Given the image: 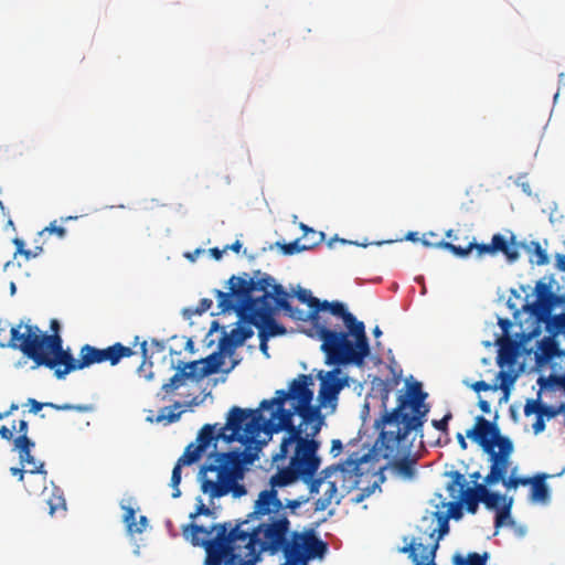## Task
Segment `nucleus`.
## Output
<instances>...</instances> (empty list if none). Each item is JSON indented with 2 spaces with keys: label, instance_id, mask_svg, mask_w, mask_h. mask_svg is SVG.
I'll return each instance as SVG.
<instances>
[{
  "label": "nucleus",
  "instance_id": "1",
  "mask_svg": "<svg viewBox=\"0 0 565 565\" xmlns=\"http://www.w3.org/2000/svg\"><path fill=\"white\" fill-rule=\"evenodd\" d=\"M269 292L276 308L281 309L287 317L296 321H310L312 328L308 334L321 340V350L328 363L356 366L364 364L370 355L365 326L342 302L320 301L310 290L299 287L296 297L309 307L310 310L306 312L290 305V295L280 284L273 280Z\"/></svg>",
  "mask_w": 565,
  "mask_h": 565
},
{
  "label": "nucleus",
  "instance_id": "2",
  "mask_svg": "<svg viewBox=\"0 0 565 565\" xmlns=\"http://www.w3.org/2000/svg\"><path fill=\"white\" fill-rule=\"evenodd\" d=\"M312 379L301 374L294 379L288 390H277L270 399H263L257 409L233 406L227 414V428L231 439H237L248 451L259 450L265 444L262 434L271 436L284 430L294 423L295 415L300 417L302 425L315 424L312 433H320L324 416L320 406L312 405L313 392L310 388Z\"/></svg>",
  "mask_w": 565,
  "mask_h": 565
},
{
  "label": "nucleus",
  "instance_id": "3",
  "mask_svg": "<svg viewBox=\"0 0 565 565\" xmlns=\"http://www.w3.org/2000/svg\"><path fill=\"white\" fill-rule=\"evenodd\" d=\"M230 436L231 429L227 428V422L223 426L217 423L202 426L196 436V444L188 445L173 467L170 482L173 488L172 498L177 499L181 495L179 484L182 467L196 462L211 446L213 450L207 455L206 462L201 466L198 473L201 491L212 500L228 493L234 498H241L247 493L245 486L239 481L244 479L246 466L255 461L256 454L248 451L246 447L244 450L220 451L218 441L225 444L237 441Z\"/></svg>",
  "mask_w": 565,
  "mask_h": 565
},
{
  "label": "nucleus",
  "instance_id": "4",
  "mask_svg": "<svg viewBox=\"0 0 565 565\" xmlns=\"http://www.w3.org/2000/svg\"><path fill=\"white\" fill-rule=\"evenodd\" d=\"M290 534V521L277 490L266 489L259 492L254 510L239 524L226 523V535L250 565H255L264 552L275 555L284 548Z\"/></svg>",
  "mask_w": 565,
  "mask_h": 565
},
{
  "label": "nucleus",
  "instance_id": "5",
  "mask_svg": "<svg viewBox=\"0 0 565 565\" xmlns=\"http://www.w3.org/2000/svg\"><path fill=\"white\" fill-rule=\"evenodd\" d=\"M256 270L250 277L247 273L232 276L228 279V292L215 290L217 307L221 312L234 311L241 321L258 329V335L267 338L284 335L286 329L274 319L276 305L269 292L273 277L268 274L260 276Z\"/></svg>",
  "mask_w": 565,
  "mask_h": 565
},
{
  "label": "nucleus",
  "instance_id": "6",
  "mask_svg": "<svg viewBox=\"0 0 565 565\" xmlns=\"http://www.w3.org/2000/svg\"><path fill=\"white\" fill-rule=\"evenodd\" d=\"M9 347L20 350L24 355L40 366L44 365L54 371L57 379H63L71 372L100 363L99 349L90 344L81 348L79 359L76 360L70 350L63 349L58 334H46L39 327L23 324L11 328Z\"/></svg>",
  "mask_w": 565,
  "mask_h": 565
},
{
  "label": "nucleus",
  "instance_id": "7",
  "mask_svg": "<svg viewBox=\"0 0 565 565\" xmlns=\"http://www.w3.org/2000/svg\"><path fill=\"white\" fill-rule=\"evenodd\" d=\"M312 425H290L284 428L279 450L273 456L271 465L277 471L269 479L270 489L284 488L301 480H309L320 468L321 458L318 455L320 441L316 439L319 433H312Z\"/></svg>",
  "mask_w": 565,
  "mask_h": 565
},
{
  "label": "nucleus",
  "instance_id": "8",
  "mask_svg": "<svg viewBox=\"0 0 565 565\" xmlns=\"http://www.w3.org/2000/svg\"><path fill=\"white\" fill-rule=\"evenodd\" d=\"M427 393L423 391L422 383L414 382L407 386L405 393L397 397V405L391 411H384L381 418L376 419L375 427L381 429V439L387 449L388 455L398 454V449L407 448L406 435L419 433L430 411L429 404L425 403Z\"/></svg>",
  "mask_w": 565,
  "mask_h": 565
},
{
  "label": "nucleus",
  "instance_id": "9",
  "mask_svg": "<svg viewBox=\"0 0 565 565\" xmlns=\"http://www.w3.org/2000/svg\"><path fill=\"white\" fill-rule=\"evenodd\" d=\"M182 535L194 546H203L206 565H250L248 558L226 535V522L210 530L199 524H186Z\"/></svg>",
  "mask_w": 565,
  "mask_h": 565
},
{
  "label": "nucleus",
  "instance_id": "10",
  "mask_svg": "<svg viewBox=\"0 0 565 565\" xmlns=\"http://www.w3.org/2000/svg\"><path fill=\"white\" fill-rule=\"evenodd\" d=\"M377 462V452L374 449L363 455L353 452L342 463L327 467L321 473L324 478L334 475L342 491L349 493L359 487L364 475L375 476L382 469Z\"/></svg>",
  "mask_w": 565,
  "mask_h": 565
},
{
  "label": "nucleus",
  "instance_id": "11",
  "mask_svg": "<svg viewBox=\"0 0 565 565\" xmlns=\"http://www.w3.org/2000/svg\"><path fill=\"white\" fill-rule=\"evenodd\" d=\"M511 242H508L507 238L501 234H494L491 238L490 244H478L476 242H468L466 244H454L445 241H439L437 243H430L425 237L422 239L424 246L427 247H437L451 252L455 256L465 258L473 250L476 252V256L478 258H482L487 255H495L498 253H502L510 263L515 262L520 257V253L518 250V246L514 244V236H512Z\"/></svg>",
  "mask_w": 565,
  "mask_h": 565
},
{
  "label": "nucleus",
  "instance_id": "12",
  "mask_svg": "<svg viewBox=\"0 0 565 565\" xmlns=\"http://www.w3.org/2000/svg\"><path fill=\"white\" fill-rule=\"evenodd\" d=\"M289 536L280 552L285 558L298 565H308L310 559H322L328 552V543L320 540L313 529L290 532Z\"/></svg>",
  "mask_w": 565,
  "mask_h": 565
},
{
  "label": "nucleus",
  "instance_id": "13",
  "mask_svg": "<svg viewBox=\"0 0 565 565\" xmlns=\"http://www.w3.org/2000/svg\"><path fill=\"white\" fill-rule=\"evenodd\" d=\"M438 526L429 532V537L434 539L436 532H438L431 546H426L422 542H417L416 539H412L411 542L401 548V552L408 554L414 565H436L435 557L439 546V541L449 532V516L444 513H435Z\"/></svg>",
  "mask_w": 565,
  "mask_h": 565
},
{
  "label": "nucleus",
  "instance_id": "14",
  "mask_svg": "<svg viewBox=\"0 0 565 565\" xmlns=\"http://www.w3.org/2000/svg\"><path fill=\"white\" fill-rule=\"evenodd\" d=\"M407 448L404 450L398 449V454L390 456V449L382 443L381 434L375 444V452L381 454L384 459L390 460L391 468L404 479H413L416 473L417 459L409 456L411 447L414 439H409V435H406Z\"/></svg>",
  "mask_w": 565,
  "mask_h": 565
},
{
  "label": "nucleus",
  "instance_id": "15",
  "mask_svg": "<svg viewBox=\"0 0 565 565\" xmlns=\"http://www.w3.org/2000/svg\"><path fill=\"white\" fill-rule=\"evenodd\" d=\"M450 482L447 484V491L455 500H460L466 504L469 513L475 514L478 510L479 502H482L481 492H479V484L475 488H466L467 481L465 476L459 471H450L447 473Z\"/></svg>",
  "mask_w": 565,
  "mask_h": 565
},
{
  "label": "nucleus",
  "instance_id": "16",
  "mask_svg": "<svg viewBox=\"0 0 565 565\" xmlns=\"http://www.w3.org/2000/svg\"><path fill=\"white\" fill-rule=\"evenodd\" d=\"M499 450H490L489 460L491 462L490 472L484 477L486 484H494L503 482L507 479L510 467V457L513 452V444L510 439H501L499 441Z\"/></svg>",
  "mask_w": 565,
  "mask_h": 565
},
{
  "label": "nucleus",
  "instance_id": "17",
  "mask_svg": "<svg viewBox=\"0 0 565 565\" xmlns=\"http://www.w3.org/2000/svg\"><path fill=\"white\" fill-rule=\"evenodd\" d=\"M466 436L476 441L484 452L499 447V441L501 439H510L507 436H502L498 426L490 423L483 416L476 417L475 426L467 430Z\"/></svg>",
  "mask_w": 565,
  "mask_h": 565
},
{
  "label": "nucleus",
  "instance_id": "18",
  "mask_svg": "<svg viewBox=\"0 0 565 565\" xmlns=\"http://www.w3.org/2000/svg\"><path fill=\"white\" fill-rule=\"evenodd\" d=\"M339 374L340 371L337 369L328 372L326 376L321 379L318 393V406H326L328 403L337 401L338 394L344 386V380L340 379Z\"/></svg>",
  "mask_w": 565,
  "mask_h": 565
},
{
  "label": "nucleus",
  "instance_id": "19",
  "mask_svg": "<svg viewBox=\"0 0 565 565\" xmlns=\"http://www.w3.org/2000/svg\"><path fill=\"white\" fill-rule=\"evenodd\" d=\"M35 447V443L33 440L28 441L25 445H20L19 443H13V451L19 454L20 463L24 466H30L28 472L30 476L41 475V486H44L46 481L47 472L44 470V462H36L34 456L31 454L32 449Z\"/></svg>",
  "mask_w": 565,
  "mask_h": 565
},
{
  "label": "nucleus",
  "instance_id": "20",
  "mask_svg": "<svg viewBox=\"0 0 565 565\" xmlns=\"http://www.w3.org/2000/svg\"><path fill=\"white\" fill-rule=\"evenodd\" d=\"M135 352L131 348L121 344L120 342H116L113 345H109L105 349H99V358L100 363L109 362L110 365H117L121 359L129 358L134 355Z\"/></svg>",
  "mask_w": 565,
  "mask_h": 565
},
{
  "label": "nucleus",
  "instance_id": "21",
  "mask_svg": "<svg viewBox=\"0 0 565 565\" xmlns=\"http://www.w3.org/2000/svg\"><path fill=\"white\" fill-rule=\"evenodd\" d=\"M518 358V343L503 338L499 341V351L497 362L499 366L512 365Z\"/></svg>",
  "mask_w": 565,
  "mask_h": 565
},
{
  "label": "nucleus",
  "instance_id": "22",
  "mask_svg": "<svg viewBox=\"0 0 565 565\" xmlns=\"http://www.w3.org/2000/svg\"><path fill=\"white\" fill-rule=\"evenodd\" d=\"M548 477L546 473H539L531 478L533 481L529 486H531V500L533 502H546L548 500L550 491L545 482Z\"/></svg>",
  "mask_w": 565,
  "mask_h": 565
},
{
  "label": "nucleus",
  "instance_id": "23",
  "mask_svg": "<svg viewBox=\"0 0 565 565\" xmlns=\"http://www.w3.org/2000/svg\"><path fill=\"white\" fill-rule=\"evenodd\" d=\"M479 492H481L482 503L489 510H498L508 502L505 495L489 491L486 484H479Z\"/></svg>",
  "mask_w": 565,
  "mask_h": 565
},
{
  "label": "nucleus",
  "instance_id": "24",
  "mask_svg": "<svg viewBox=\"0 0 565 565\" xmlns=\"http://www.w3.org/2000/svg\"><path fill=\"white\" fill-rule=\"evenodd\" d=\"M201 362L202 366L199 371V377H204L217 373L223 364V359L220 353H212L202 359Z\"/></svg>",
  "mask_w": 565,
  "mask_h": 565
},
{
  "label": "nucleus",
  "instance_id": "25",
  "mask_svg": "<svg viewBox=\"0 0 565 565\" xmlns=\"http://www.w3.org/2000/svg\"><path fill=\"white\" fill-rule=\"evenodd\" d=\"M525 250L529 254L530 262L537 266H543L548 263V256L546 250L541 246L539 242L532 241L524 245Z\"/></svg>",
  "mask_w": 565,
  "mask_h": 565
},
{
  "label": "nucleus",
  "instance_id": "26",
  "mask_svg": "<svg viewBox=\"0 0 565 565\" xmlns=\"http://www.w3.org/2000/svg\"><path fill=\"white\" fill-rule=\"evenodd\" d=\"M45 502L49 505V512L51 515L58 510H66V502L63 492L58 488H53L49 494H45Z\"/></svg>",
  "mask_w": 565,
  "mask_h": 565
},
{
  "label": "nucleus",
  "instance_id": "27",
  "mask_svg": "<svg viewBox=\"0 0 565 565\" xmlns=\"http://www.w3.org/2000/svg\"><path fill=\"white\" fill-rule=\"evenodd\" d=\"M337 484H338V480L327 482L328 488L326 489L323 495L320 497L315 502L316 511H324L332 503V501L335 499V494L338 491Z\"/></svg>",
  "mask_w": 565,
  "mask_h": 565
},
{
  "label": "nucleus",
  "instance_id": "28",
  "mask_svg": "<svg viewBox=\"0 0 565 565\" xmlns=\"http://www.w3.org/2000/svg\"><path fill=\"white\" fill-rule=\"evenodd\" d=\"M300 227L303 231L305 243L302 245L303 247H306V250L315 248L316 246L321 244L326 237L323 232H317L305 224H301Z\"/></svg>",
  "mask_w": 565,
  "mask_h": 565
},
{
  "label": "nucleus",
  "instance_id": "29",
  "mask_svg": "<svg viewBox=\"0 0 565 565\" xmlns=\"http://www.w3.org/2000/svg\"><path fill=\"white\" fill-rule=\"evenodd\" d=\"M186 379H189V374H185L184 369H178V372L162 385L161 390L166 394H170L182 386Z\"/></svg>",
  "mask_w": 565,
  "mask_h": 565
},
{
  "label": "nucleus",
  "instance_id": "30",
  "mask_svg": "<svg viewBox=\"0 0 565 565\" xmlns=\"http://www.w3.org/2000/svg\"><path fill=\"white\" fill-rule=\"evenodd\" d=\"M488 559V553H483L482 555L478 553H469L467 559H465L460 554H456L452 558L455 565H486Z\"/></svg>",
  "mask_w": 565,
  "mask_h": 565
},
{
  "label": "nucleus",
  "instance_id": "31",
  "mask_svg": "<svg viewBox=\"0 0 565 565\" xmlns=\"http://www.w3.org/2000/svg\"><path fill=\"white\" fill-rule=\"evenodd\" d=\"M540 351H541V358L539 360L543 359L544 361H550L554 356L559 354L558 344L553 339H544L540 344Z\"/></svg>",
  "mask_w": 565,
  "mask_h": 565
},
{
  "label": "nucleus",
  "instance_id": "32",
  "mask_svg": "<svg viewBox=\"0 0 565 565\" xmlns=\"http://www.w3.org/2000/svg\"><path fill=\"white\" fill-rule=\"evenodd\" d=\"M536 292H537V301L533 305V312L536 315L544 313L547 311L546 303L543 302V298L546 295H550L548 287L542 281H539L536 285Z\"/></svg>",
  "mask_w": 565,
  "mask_h": 565
},
{
  "label": "nucleus",
  "instance_id": "33",
  "mask_svg": "<svg viewBox=\"0 0 565 565\" xmlns=\"http://www.w3.org/2000/svg\"><path fill=\"white\" fill-rule=\"evenodd\" d=\"M180 407H181V403L175 402L173 404V406L162 408L158 416V420L159 422L166 420L169 424L177 422L180 418L182 412H175V409H179Z\"/></svg>",
  "mask_w": 565,
  "mask_h": 565
},
{
  "label": "nucleus",
  "instance_id": "34",
  "mask_svg": "<svg viewBox=\"0 0 565 565\" xmlns=\"http://www.w3.org/2000/svg\"><path fill=\"white\" fill-rule=\"evenodd\" d=\"M513 499L510 498L507 503H504L500 509L497 510L494 526L497 529L501 527L505 521L510 518L511 508H512Z\"/></svg>",
  "mask_w": 565,
  "mask_h": 565
},
{
  "label": "nucleus",
  "instance_id": "35",
  "mask_svg": "<svg viewBox=\"0 0 565 565\" xmlns=\"http://www.w3.org/2000/svg\"><path fill=\"white\" fill-rule=\"evenodd\" d=\"M250 327L238 326L231 331V335L236 341V344L242 345L248 338L253 335Z\"/></svg>",
  "mask_w": 565,
  "mask_h": 565
},
{
  "label": "nucleus",
  "instance_id": "36",
  "mask_svg": "<svg viewBox=\"0 0 565 565\" xmlns=\"http://www.w3.org/2000/svg\"><path fill=\"white\" fill-rule=\"evenodd\" d=\"M237 347H239V344H236V341L231 334H224L218 342L220 352L228 355H231Z\"/></svg>",
  "mask_w": 565,
  "mask_h": 565
},
{
  "label": "nucleus",
  "instance_id": "37",
  "mask_svg": "<svg viewBox=\"0 0 565 565\" xmlns=\"http://www.w3.org/2000/svg\"><path fill=\"white\" fill-rule=\"evenodd\" d=\"M125 513H124V522L127 525V529L130 533H141L142 527H137V524L135 523L136 512L130 507H125Z\"/></svg>",
  "mask_w": 565,
  "mask_h": 565
},
{
  "label": "nucleus",
  "instance_id": "38",
  "mask_svg": "<svg viewBox=\"0 0 565 565\" xmlns=\"http://www.w3.org/2000/svg\"><path fill=\"white\" fill-rule=\"evenodd\" d=\"M565 408V405H561L559 407H554V406H551V405H546V404H542V407H540L539 409V416H541L542 418H546V419H552L554 417H556L558 414H561L563 412V409Z\"/></svg>",
  "mask_w": 565,
  "mask_h": 565
},
{
  "label": "nucleus",
  "instance_id": "39",
  "mask_svg": "<svg viewBox=\"0 0 565 565\" xmlns=\"http://www.w3.org/2000/svg\"><path fill=\"white\" fill-rule=\"evenodd\" d=\"M533 480L530 477H514L513 475L507 478L502 483L508 489H515L519 486H529Z\"/></svg>",
  "mask_w": 565,
  "mask_h": 565
},
{
  "label": "nucleus",
  "instance_id": "40",
  "mask_svg": "<svg viewBox=\"0 0 565 565\" xmlns=\"http://www.w3.org/2000/svg\"><path fill=\"white\" fill-rule=\"evenodd\" d=\"M18 433H19V436L13 439V443H19L20 445H25L28 441L32 440L28 436L29 424L26 420H24V419L19 420Z\"/></svg>",
  "mask_w": 565,
  "mask_h": 565
},
{
  "label": "nucleus",
  "instance_id": "41",
  "mask_svg": "<svg viewBox=\"0 0 565 565\" xmlns=\"http://www.w3.org/2000/svg\"><path fill=\"white\" fill-rule=\"evenodd\" d=\"M279 247L285 255H292L306 250V247H303V245L300 244V239H296L287 244H280Z\"/></svg>",
  "mask_w": 565,
  "mask_h": 565
},
{
  "label": "nucleus",
  "instance_id": "42",
  "mask_svg": "<svg viewBox=\"0 0 565 565\" xmlns=\"http://www.w3.org/2000/svg\"><path fill=\"white\" fill-rule=\"evenodd\" d=\"M200 365H202L201 360L183 363L182 365H179L178 369H184L185 374H189L190 379L196 375L199 376V371L201 369L199 367Z\"/></svg>",
  "mask_w": 565,
  "mask_h": 565
},
{
  "label": "nucleus",
  "instance_id": "43",
  "mask_svg": "<svg viewBox=\"0 0 565 565\" xmlns=\"http://www.w3.org/2000/svg\"><path fill=\"white\" fill-rule=\"evenodd\" d=\"M212 514H213V511L209 507H206L201 499H199V504L196 505L195 511L190 514V519L192 520V522L190 524H195L194 520L199 515H212Z\"/></svg>",
  "mask_w": 565,
  "mask_h": 565
},
{
  "label": "nucleus",
  "instance_id": "44",
  "mask_svg": "<svg viewBox=\"0 0 565 565\" xmlns=\"http://www.w3.org/2000/svg\"><path fill=\"white\" fill-rule=\"evenodd\" d=\"M542 402L540 399H527L524 406V415L531 416L532 414L539 415V408L542 407Z\"/></svg>",
  "mask_w": 565,
  "mask_h": 565
},
{
  "label": "nucleus",
  "instance_id": "45",
  "mask_svg": "<svg viewBox=\"0 0 565 565\" xmlns=\"http://www.w3.org/2000/svg\"><path fill=\"white\" fill-rule=\"evenodd\" d=\"M461 501L456 500L449 503L448 514H446L449 518H452L455 520H459L462 516L461 511Z\"/></svg>",
  "mask_w": 565,
  "mask_h": 565
},
{
  "label": "nucleus",
  "instance_id": "46",
  "mask_svg": "<svg viewBox=\"0 0 565 565\" xmlns=\"http://www.w3.org/2000/svg\"><path fill=\"white\" fill-rule=\"evenodd\" d=\"M451 417H452L451 413H447L441 419H434L431 422V425L436 429H438L447 435L448 434V423L451 419Z\"/></svg>",
  "mask_w": 565,
  "mask_h": 565
},
{
  "label": "nucleus",
  "instance_id": "47",
  "mask_svg": "<svg viewBox=\"0 0 565 565\" xmlns=\"http://www.w3.org/2000/svg\"><path fill=\"white\" fill-rule=\"evenodd\" d=\"M50 233L56 234L60 238H63L66 235V230L62 226L56 225V221L50 223L40 234Z\"/></svg>",
  "mask_w": 565,
  "mask_h": 565
},
{
  "label": "nucleus",
  "instance_id": "48",
  "mask_svg": "<svg viewBox=\"0 0 565 565\" xmlns=\"http://www.w3.org/2000/svg\"><path fill=\"white\" fill-rule=\"evenodd\" d=\"M50 408L56 409V411H77V412H86L88 411V406L84 405H72V404H54L52 403V406Z\"/></svg>",
  "mask_w": 565,
  "mask_h": 565
},
{
  "label": "nucleus",
  "instance_id": "49",
  "mask_svg": "<svg viewBox=\"0 0 565 565\" xmlns=\"http://www.w3.org/2000/svg\"><path fill=\"white\" fill-rule=\"evenodd\" d=\"M28 405H30V412L31 413H39L43 407H51L52 406V403L51 402H47V403H41V402H38L36 399L34 398H29L28 399Z\"/></svg>",
  "mask_w": 565,
  "mask_h": 565
},
{
  "label": "nucleus",
  "instance_id": "50",
  "mask_svg": "<svg viewBox=\"0 0 565 565\" xmlns=\"http://www.w3.org/2000/svg\"><path fill=\"white\" fill-rule=\"evenodd\" d=\"M213 305V301L207 298L201 299L198 307L195 308V313L202 315L203 312L207 311Z\"/></svg>",
  "mask_w": 565,
  "mask_h": 565
},
{
  "label": "nucleus",
  "instance_id": "51",
  "mask_svg": "<svg viewBox=\"0 0 565 565\" xmlns=\"http://www.w3.org/2000/svg\"><path fill=\"white\" fill-rule=\"evenodd\" d=\"M492 388L493 387L484 381H477L476 383L472 384V390L477 393L487 392Z\"/></svg>",
  "mask_w": 565,
  "mask_h": 565
},
{
  "label": "nucleus",
  "instance_id": "52",
  "mask_svg": "<svg viewBox=\"0 0 565 565\" xmlns=\"http://www.w3.org/2000/svg\"><path fill=\"white\" fill-rule=\"evenodd\" d=\"M532 428H533V431H534L535 435L544 431V429H545V419L537 415L534 424L532 425Z\"/></svg>",
  "mask_w": 565,
  "mask_h": 565
},
{
  "label": "nucleus",
  "instance_id": "53",
  "mask_svg": "<svg viewBox=\"0 0 565 565\" xmlns=\"http://www.w3.org/2000/svg\"><path fill=\"white\" fill-rule=\"evenodd\" d=\"M324 479H326L324 476L321 478H317V479H315L312 477L311 479L305 480V481L310 482L309 489H310V492L313 493V492H318L319 487L321 486V483L323 482Z\"/></svg>",
  "mask_w": 565,
  "mask_h": 565
},
{
  "label": "nucleus",
  "instance_id": "54",
  "mask_svg": "<svg viewBox=\"0 0 565 565\" xmlns=\"http://www.w3.org/2000/svg\"><path fill=\"white\" fill-rule=\"evenodd\" d=\"M554 326L558 332L565 333V313L558 315L554 318Z\"/></svg>",
  "mask_w": 565,
  "mask_h": 565
},
{
  "label": "nucleus",
  "instance_id": "55",
  "mask_svg": "<svg viewBox=\"0 0 565 565\" xmlns=\"http://www.w3.org/2000/svg\"><path fill=\"white\" fill-rule=\"evenodd\" d=\"M0 437L4 440L12 441V443H13V439L15 438L13 436L12 429L7 426L0 427Z\"/></svg>",
  "mask_w": 565,
  "mask_h": 565
},
{
  "label": "nucleus",
  "instance_id": "56",
  "mask_svg": "<svg viewBox=\"0 0 565 565\" xmlns=\"http://www.w3.org/2000/svg\"><path fill=\"white\" fill-rule=\"evenodd\" d=\"M343 448V445L340 439H333L331 441V449L330 452L333 454L334 457H337Z\"/></svg>",
  "mask_w": 565,
  "mask_h": 565
},
{
  "label": "nucleus",
  "instance_id": "57",
  "mask_svg": "<svg viewBox=\"0 0 565 565\" xmlns=\"http://www.w3.org/2000/svg\"><path fill=\"white\" fill-rule=\"evenodd\" d=\"M306 500H288L286 504H284V508H285V511H287V509H290L291 511H295L297 508H299L302 502H306Z\"/></svg>",
  "mask_w": 565,
  "mask_h": 565
},
{
  "label": "nucleus",
  "instance_id": "58",
  "mask_svg": "<svg viewBox=\"0 0 565 565\" xmlns=\"http://www.w3.org/2000/svg\"><path fill=\"white\" fill-rule=\"evenodd\" d=\"M10 472H11V475H13V476H18L20 481H23L24 476H25L26 473H29V472H28V470H23V469H21V468H17V467H12V468H10Z\"/></svg>",
  "mask_w": 565,
  "mask_h": 565
},
{
  "label": "nucleus",
  "instance_id": "59",
  "mask_svg": "<svg viewBox=\"0 0 565 565\" xmlns=\"http://www.w3.org/2000/svg\"><path fill=\"white\" fill-rule=\"evenodd\" d=\"M241 248H242V243L237 239V241H235L233 244H231V245H226V246L224 247V250H225V252H227V250H233V252H235V253H239Z\"/></svg>",
  "mask_w": 565,
  "mask_h": 565
},
{
  "label": "nucleus",
  "instance_id": "60",
  "mask_svg": "<svg viewBox=\"0 0 565 565\" xmlns=\"http://www.w3.org/2000/svg\"><path fill=\"white\" fill-rule=\"evenodd\" d=\"M225 253L224 248L223 249H220L217 247H213L210 249V254L211 256L216 259V260H220L223 256V254Z\"/></svg>",
  "mask_w": 565,
  "mask_h": 565
},
{
  "label": "nucleus",
  "instance_id": "61",
  "mask_svg": "<svg viewBox=\"0 0 565 565\" xmlns=\"http://www.w3.org/2000/svg\"><path fill=\"white\" fill-rule=\"evenodd\" d=\"M499 376L503 380L502 388L508 390V385L505 384V382L509 381V383H512L514 379L503 371L499 372Z\"/></svg>",
  "mask_w": 565,
  "mask_h": 565
},
{
  "label": "nucleus",
  "instance_id": "62",
  "mask_svg": "<svg viewBox=\"0 0 565 565\" xmlns=\"http://www.w3.org/2000/svg\"><path fill=\"white\" fill-rule=\"evenodd\" d=\"M556 266L559 270L565 271V255H563V254L556 255Z\"/></svg>",
  "mask_w": 565,
  "mask_h": 565
},
{
  "label": "nucleus",
  "instance_id": "63",
  "mask_svg": "<svg viewBox=\"0 0 565 565\" xmlns=\"http://www.w3.org/2000/svg\"><path fill=\"white\" fill-rule=\"evenodd\" d=\"M480 409L482 411V413H490L491 411V406H490V403L486 399H480L479 403H478Z\"/></svg>",
  "mask_w": 565,
  "mask_h": 565
},
{
  "label": "nucleus",
  "instance_id": "64",
  "mask_svg": "<svg viewBox=\"0 0 565 565\" xmlns=\"http://www.w3.org/2000/svg\"><path fill=\"white\" fill-rule=\"evenodd\" d=\"M13 244L17 246L15 254L24 253V242L20 238H14Z\"/></svg>",
  "mask_w": 565,
  "mask_h": 565
}]
</instances>
